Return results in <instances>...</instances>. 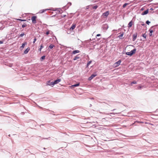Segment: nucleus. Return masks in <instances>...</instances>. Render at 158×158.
<instances>
[{"label": "nucleus", "instance_id": "obj_13", "mask_svg": "<svg viewBox=\"0 0 158 158\" xmlns=\"http://www.w3.org/2000/svg\"><path fill=\"white\" fill-rule=\"evenodd\" d=\"M76 25L75 24H73L71 27L70 28V30H73L76 27Z\"/></svg>", "mask_w": 158, "mask_h": 158}, {"label": "nucleus", "instance_id": "obj_32", "mask_svg": "<svg viewBox=\"0 0 158 158\" xmlns=\"http://www.w3.org/2000/svg\"><path fill=\"white\" fill-rule=\"evenodd\" d=\"M24 35V33H22L20 34V36L21 37L23 36Z\"/></svg>", "mask_w": 158, "mask_h": 158}, {"label": "nucleus", "instance_id": "obj_3", "mask_svg": "<svg viewBox=\"0 0 158 158\" xmlns=\"http://www.w3.org/2000/svg\"><path fill=\"white\" fill-rule=\"evenodd\" d=\"M109 14V11H107L104 13H103L102 15V17L103 18H106L107 17Z\"/></svg>", "mask_w": 158, "mask_h": 158}, {"label": "nucleus", "instance_id": "obj_17", "mask_svg": "<svg viewBox=\"0 0 158 158\" xmlns=\"http://www.w3.org/2000/svg\"><path fill=\"white\" fill-rule=\"evenodd\" d=\"M54 47V45L53 44H50L49 46V48H50L51 49L52 48Z\"/></svg>", "mask_w": 158, "mask_h": 158}, {"label": "nucleus", "instance_id": "obj_25", "mask_svg": "<svg viewBox=\"0 0 158 158\" xmlns=\"http://www.w3.org/2000/svg\"><path fill=\"white\" fill-rule=\"evenodd\" d=\"M17 20H19V21H26L25 20L22 19H17Z\"/></svg>", "mask_w": 158, "mask_h": 158}, {"label": "nucleus", "instance_id": "obj_29", "mask_svg": "<svg viewBox=\"0 0 158 158\" xmlns=\"http://www.w3.org/2000/svg\"><path fill=\"white\" fill-rule=\"evenodd\" d=\"M49 32H50V31L49 30L47 31L46 33V34L47 35H48L49 34Z\"/></svg>", "mask_w": 158, "mask_h": 158}, {"label": "nucleus", "instance_id": "obj_16", "mask_svg": "<svg viewBox=\"0 0 158 158\" xmlns=\"http://www.w3.org/2000/svg\"><path fill=\"white\" fill-rule=\"evenodd\" d=\"M79 84H80L79 83H77V84H75V85H72L71 86V87H72L74 88V87H76L78 86H79Z\"/></svg>", "mask_w": 158, "mask_h": 158}, {"label": "nucleus", "instance_id": "obj_35", "mask_svg": "<svg viewBox=\"0 0 158 158\" xmlns=\"http://www.w3.org/2000/svg\"><path fill=\"white\" fill-rule=\"evenodd\" d=\"M3 43V42L2 41H0V44Z\"/></svg>", "mask_w": 158, "mask_h": 158}, {"label": "nucleus", "instance_id": "obj_14", "mask_svg": "<svg viewBox=\"0 0 158 158\" xmlns=\"http://www.w3.org/2000/svg\"><path fill=\"white\" fill-rule=\"evenodd\" d=\"M30 50V48H27L25 50V51L24 52V53L25 54H27L28 52Z\"/></svg>", "mask_w": 158, "mask_h": 158}, {"label": "nucleus", "instance_id": "obj_8", "mask_svg": "<svg viewBox=\"0 0 158 158\" xmlns=\"http://www.w3.org/2000/svg\"><path fill=\"white\" fill-rule=\"evenodd\" d=\"M51 10L50 9H48L42 10H40V11H39V13L40 14H42V13H43L44 12H45L47 10Z\"/></svg>", "mask_w": 158, "mask_h": 158}, {"label": "nucleus", "instance_id": "obj_31", "mask_svg": "<svg viewBox=\"0 0 158 158\" xmlns=\"http://www.w3.org/2000/svg\"><path fill=\"white\" fill-rule=\"evenodd\" d=\"M150 23V22H149V21H147L146 22V23L148 25H149V23Z\"/></svg>", "mask_w": 158, "mask_h": 158}, {"label": "nucleus", "instance_id": "obj_28", "mask_svg": "<svg viewBox=\"0 0 158 158\" xmlns=\"http://www.w3.org/2000/svg\"><path fill=\"white\" fill-rule=\"evenodd\" d=\"M123 34H122L120 35H119L118 37L119 38L122 37L123 36Z\"/></svg>", "mask_w": 158, "mask_h": 158}, {"label": "nucleus", "instance_id": "obj_2", "mask_svg": "<svg viewBox=\"0 0 158 158\" xmlns=\"http://www.w3.org/2000/svg\"><path fill=\"white\" fill-rule=\"evenodd\" d=\"M155 31V28L153 27H152L149 30L150 32L149 35L150 36H152L153 35V33Z\"/></svg>", "mask_w": 158, "mask_h": 158}, {"label": "nucleus", "instance_id": "obj_10", "mask_svg": "<svg viewBox=\"0 0 158 158\" xmlns=\"http://www.w3.org/2000/svg\"><path fill=\"white\" fill-rule=\"evenodd\" d=\"M137 37V34H135L133 35V41H134L136 39Z\"/></svg>", "mask_w": 158, "mask_h": 158}, {"label": "nucleus", "instance_id": "obj_24", "mask_svg": "<svg viewBox=\"0 0 158 158\" xmlns=\"http://www.w3.org/2000/svg\"><path fill=\"white\" fill-rule=\"evenodd\" d=\"M91 62L92 61H89L87 64V67L91 63Z\"/></svg>", "mask_w": 158, "mask_h": 158}, {"label": "nucleus", "instance_id": "obj_19", "mask_svg": "<svg viewBox=\"0 0 158 158\" xmlns=\"http://www.w3.org/2000/svg\"><path fill=\"white\" fill-rule=\"evenodd\" d=\"M43 48H44L43 45V44H41V45L40 46V48L39 49V50L40 52H41L42 49Z\"/></svg>", "mask_w": 158, "mask_h": 158}, {"label": "nucleus", "instance_id": "obj_36", "mask_svg": "<svg viewBox=\"0 0 158 158\" xmlns=\"http://www.w3.org/2000/svg\"><path fill=\"white\" fill-rule=\"evenodd\" d=\"M142 10H143V9L142 8L141 9Z\"/></svg>", "mask_w": 158, "mask_h": 158}, {"label": "nucleus", "instance_id": "obj_7", "mask_svg": "<svg viewBox=\"0 0 158 158\" xmlns=\"http://www.w3.org/2000/svg\"><path fill=\"white\" fill-rule=\"evenodd\" d=\"M133 24V22L132 20L131 21L128 23V27L129 28L131 27Z\"/></svg>", "mask_w": 158, "mask_h": 158}, {"label": "nucleus", "instance_id": "obj_12", "mask_svg": "<svg viewBox=\"0 0 158 158\" xmlns=\"http://www.w3.org/2000/svg\"><path fill=\"white\" fill-rule=\"evenodd\" d=\"M80 52V51L78 50H76L73 51L72 52V54H75L76 53H78Z\"/></svg>", "mask_w": 158, "mask_h": 158}, {"label": "nucleus", "instance_id": "obj_11", "mask_svg": "<svg viewBox=\"0 0 158 158\" xmlns=\"http://www.w3.org/2000/svg\"><path fill=\"white\" fill-rule=\"evenodd\" d=\"M96 76V75L92 74L89 78V80H92L93 78L95 77Z\"/></svg>", "mask_w": 158, "mask_h": 158}, {"label": "nucleus", "instance_id": "obj_15", "mask_svg": "<svg viewBox=\"0 0 158 158\" xmlns=\"http://www.w3.org/2000/svg\"><path fill=\"white\" fill-rule=\"evenodd\" d=\"M27 44V43L26 42L23 43L22 44V46L20 47V48L22 49H23L24 47Z\"/></svg>", "mask_w": 158, "mask_h": 158}, {"label": "nucleus", "instance_id": "obj_20", "mask_svg": "<svg viewBox=\"0 0 158 158\" xmlns=\"http://www.w3.org/2000/svg\"><path fill=\"white\" fill-rule=\"evenodd\" d=\"M137 83V82L135 81H134L133 82H132L131 83V86L132 85V84H136Z\"/></svg>", "mask_w": 158, "mask_h": 158}, {"label": "nucleus", "instance_id": "obj_23", "mask_svg": "<svg viewBox=\"0 0 158 158\" xmlns=\"http://www.w3.org/2000/svg\"><path fill=\"white\" fill-rule=\"evenodd\" d=\"M27 25L26 24L24 23L22 25V27L23 28H24L27 26Z\"/></svg>", "mask_w": 158, "mask_h": 158}, {"label": "nucleus", "instance_id": "obj_18", "mask_svg": "<svg viewBox=\"0 0 158 158\" xmlns=\"http://www.w3.org/2000/svg\"><path fill=\"white\" fill-rule=\"evenodd\" d=\"M129 4V3H125L123 6V8H125L127 5H128Z\"/></svg>", "mask_w": 158, "mask_h": 158}, {"label": "nucleus", "instance_id": "obj_9", "mask_svg": "<svg viewBox=\"0 0 158 158\" xmlns=\"http://www.w3.org/2000/svg\"><path fill=\"white\" fill-rule=\"evenodd\" d=\"M148 13V9L147 10L145 11L144 12H143L141 14V15H144L147 14Z\"/></svg>", "mask_w": 158, "mask_h": 158}, {"label": "nucleus", "instance_id": "obj_1", "mask_svg": "<svg viewBox=\"0 0 158 158\" xmlns=\"http://www.w3.org/2000/svg\"><path fill=\"white\" fill-rule=\"evenodd\" d=\"M136 51V48H135L130 52H126V54L127 55L131 56L132 55L134 54L135 53Z\"/></svg>", "mask_w": 158, "mask_h": 158}, {"label": "nucleus", "instance_id": "obj_4", "mask_svg": "<svg viewBox=\"0 0 158 158\" xmlns=\"http://www.w3.org/2000/svg\"><path fill=\"white\" fill-rule=\"evenodd\" d=\"M61 79H58L56 80L54 82H51V85H54L55 84H56L59 83L61 81Z\"/></svg>", "mask_w": 158, "mask_h": 158}, {"label": "nucleus", "instance_id": "obj_33", "mask_svg": "<svg viewBox=\"0 0 158 158\" xmlns=\"http://www.w3.org/2000/svg\"><path fill=\"white\" fill-rule=\"evenodd\" d=\"M100 35H101L100 34H98L96 36H100Z\"/></svg>", "mask_w": 158, "mask_h": 158}, {"label": "nucleus", "instance_id": "obj_34", "mask_svg": "<svg viewBox=\"0 0 158 158\" xmlns=\"http://www.w3.org/2000/svg\"><path fill=\"white\" fill-rule=\"evenodd\" d=\"M141 86H139L138 87V88L139 89H141Z\"/></svg>", "mask_w": 158, "mask_h": 158}, {"label": "nucleus", "instance_id": "obj_6", "mask_svg": "<svg viewBox=\"0 0 158 158\" xmlns=\"http://www.w3.org/2000/svg\"><path fill=\"white\" fill-rule=\"evenodd\" d=\"M36 16H33L31 18V20H32V22L33 23H36Z\"/></svg>", "mask_w": 158, "mask_h": 158}, {"label": "nucleus", "instance_id": "obj_26", "mask_svg": "<svg viewBox=\"0 0 158 158\" xmlns=\"http://www.w3.org/2000/svg\"><path fill=\"white\" fill-rule=\"evenodd\" d=\"M45 58V56H42L41 58V60H44Z\"/></svg>", "mask_w": 158, "mask_h": 158}, {"label": "nucleus", "instance_id": "obj_21", "mask_svg": "<svg viewBox=\"0 0 158 158\" xmlns=\"http://www.w3.org/2000/svg\"><path fill=\"white\" fill-rule=\"evenodd\" d=\"M80 58L78 56H76L73 59L74 60H77V59H79Z\"/></svg>", "mask_w": 158, "mask_h": 158}, {"label": "nucleus", "instance_id": "obj_30", "mask_svg": "<svg viewBox=\"0 0 158 158\" xmlns=\"http://www.w3.org/2000/svg\"><path fill=\"white\" fill-rule=\"evenodd\" d=\"M37 39H36V37H35L34 40V41L33 42V43L34 44L35 42L36 41Z\"/></svg>", "mask_w": 158, "mask_h": 158}, {"label": "nucleus", "instance_id": "obj_22", "mask_svg": "<svg viewBox=\"0 0 158 158\" xmlns=\"http://www.w3.org/2000/svg\"><path fill=\"white\" fill-rule=\"evenodd\" d=\"M98 7V6H97V5H95V6H93L92 7V8L93 9H96Z\"/></svg>", "mask_w": 158, "mask_h": 158}, {"label": "nucleus", "instance_id": "obj_27", "mask_svg": "<svg viewBox=\"0 0 158 158\" xmlns=\"http://www.w3.org/2000/svg\"><path fill=\"white\" fill-rule=\"evenodd\" d=\"M143 37L146 39V35L145 34H144L143 35Z\"/></svg>", "mask_w": 158, "mask_h": 158}, {"label": "nucleus", "instance_id": "obj_5", "mask_svg": "<svg viewBox=\"0 0 158 158\" xmlns=\"http://www.w3.org/2000/svg\"><path fill=\"white\" fill-rule=\"evenodd\" d=\"M121 62V60H119L118 61L114 63V65L115 67L118 66L120 64Z\"/></svg>", "mask_w": 158, "mask_h": 158}]
</instances>
